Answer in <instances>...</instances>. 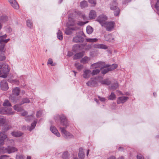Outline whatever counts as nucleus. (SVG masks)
Here are the masks:
<instances>
[{
	"label": "nucleus",
	"instance_id": "f257e3e1",
	"mask_svg": "<svg viewBox=\"0 0 159 159\" xmlns=\"http://www.w3.org/2000/svg\"><path fill=\"white\" fill-rule=\"evenodd\" d=\"M56 120H61L60 125H59V128L61 129V132L63 137L66 139H74V136L71 133L66 131V129L68 126L67 119L64 116H60L57 115L56 116Z\"/></svg>",
	"mask_w": 159,
	"mask_h": 159
},
{
	"label": "nucleus",
	"instance_id": "f03ea898",
	"mask_svg": "<svg viewBox=\"0 0 159 159\" xmlns=\"http://www.w3.org/2000/svg\"><path fill=\"white\" fill-rule=\"evenodd\" d=\"M0 68H2V70H0V77L6 78L10 71L8 66L7 64H3L2 66H0Z\"/></svg>",
	"mask_w": 159,
	"mask_h": 159
},
{
	"label": "nucleus",
	"instance_id": "7ed1b4c3",
	"mask_svg": "<svg viewBox=\"0 0 159 159\" xmlns=\"http://www.w3.org/2000/svg\"><path fill=\"white\" fill-rule=\"evenodd\" d=\"M117 4L116 0L113 1L110 4V9L112 10L115 11L114 12L115 16H117L119 14L120 10L117 7Z\"/></svg>",
	"mask_w": 159,
	"mask_h": 159
},
{
	"label": "nucleus",
	"instance_id": "20e7f679",
	"mask_svg": "<svg viewBox=\"0 0 159 159\" xmlns=\"http://www.w3.org/2000/svg\"><path fill=\"white\" fill-rule=\"evenodd\" d=\"M0 113L2 114L12 115L14 113L11 108L2 107L0 108Z\"/></svg>",
	"mask_w": 159,
	"mask_h": 159
},
{
	"label": "nucleus",
	"instance_id": "39448f33",
	"mask_svg": "<svg viewBox=\"0 0 159 159\" xmlns=\"http://www.w3.org/2000/svg\"><path fill=\"white\" fill-rule=\"evenodd\" d=\"M105 62L102 61H99L92 64L91 65V67L93 69H96L100 68V69H102L103 68L105 67Z\"/></svg>",
	"mask_w": 159,
	"mask_h": 159
},
{
	"label": "nucleus",
	"instance_id": "423d86ee",
	"mask_svg": "<svg viewBox=\"0 0 159 159\" xmlns=\"http://www.w3.org/2000/svg\"><path fill=\"white\" fill-rule=\"evenodd\" d=\"M107 20V17L106 16L102 14L100 15L98 17L97 20L101 25L102 26H103L107 22L106 21Z\"/></svg>",
	"mask_w": 159,
	"mask_h": 159
},
{
	"label": "nucleus",
	"instance_id": "0eeeda50",
	"mask_svg": "<svg viewBox=\"0 0 159 159\" xmlns=\"http://www.w3.org/2000/svg\"><path fill=\"white\" fill-rule=\"evenodd\" d=\"M106 27V30L109 31H111L114 27V23L112 22H107L103 26Z\"/></svg>",
	"mask_w": 159,
	"mask_h": 159
},
{
	"label": "nucleus",
	"instance_id": "6e6552de",
	"mask_svg": "<svg viewBox=\"0 0 159 159\" xmlns=\"http://www.w3.org/2000/svg\"><path fill=\"white\" fill-rule=\"evenodd\" d=\"M1 89L4 91L7 90L9 88L7 83L5 80L2 81L0 83Z\"/></svg>",
	"mask_w": 159,
	"mask_h": 159
},
{
	"label": "nucleus",
	"instance_id": "1a4fd4ad",
	"mask_svg": "<svg viewBox=\"0 0 159 159\" xmlns=\"http://www.w3.org/2000/svg\"><path fill=\"white\" fill-rule=\"evenodd\" d=\"M91 74V71L90 70L85 69L83 71V76L84 78L88 79L90 77Z\"/></svg>",
	"mask_w": 159,
	"mask_h": 159
},
{
	"label": "nucleus",
	"instance_id": "9d476101",
	"mask_svg": "<svg viewBox=\"0 0 159 159\" xmlns=\"http://www.w3.org/2000/svg\"><path fill=\"white\" fill-rule=\"evenodd\" d=\"M129 98L128 97L125 96L119 97L117 99V103L118 104L123 103L125 102Z\"/></svg>",
	"mask_w": 159,
	"mask_h": 159
},
{
	"label": "nucleus",
	"instance_id": "9b49d317",
	"mask_svg": "<svg viewBox=\"0 0 159 159\" xmlns=\"http://www.w3.org/2000/svg\"><path fill=\"white\" fill-rule=\"evenodd\" d=\"M104 37L105 40L106 41L111 42H113L114 41V37L111 34H105Z\"/></svg>",
	"mask_w": 159,
	"mask_h": 159
},
{
	"label": "nucleus",
	"instance_id": "f8f14e48",
	"mask_svg": "<svg viewBox=\"0 0 159 159\" xmlns=\"http://www.w3.org/2000/svg\"><path fill=\"white\" fill-rule=\"evenodd\" d=\"M93 47L95 48L102 49H107V46L103 44L96 43L93 45Z\"/></svg>",
	"mask_w": 159,
	"mask_h": 159
},
{
	"label": "nucleus",
	"instance_id": "ddd939ff",
	"mask_svg": "<svg viewBox=\"0 0 159 159\" xmlns=\"http://www.w3.org/2000/svg\"><path fill=\"white\" fill-rule=\"evenodd\" d=\"M97 84V82L95 79H91L90 81H88L87 83V85L89 86H94Z\"/></svg>",
	"mask_w": 159,
	"mask_h": 159
},
{
	"label": "nucleus",
	"instance_id": "4468645a",
	"mask_svg": "<svg viewBox=\"0 0 159 159\" xmlns=\"http://www.w3.org/2000/svg\"><path fill=\"white\" fill-rule=\"evenodd\" d=\"M50 130L52 132L58 137L60 136L61 135L58 132L56 128L53 126H51L50 127Z\"/></svg>",
	"mask_w": 159,
	"mask_h": 159
},
{
	"label": "nucleus",
	"instance_id": "2eb2a0df",
	"mask_svg": "<svg viewBox=\"0 0 159 159\" xmlns=\"http://www.w3.org/2000/svg\"><path fill=\"white\" fill-rule=\"evenodd\" d=\"M7 37V34L0 36V43L1 44L6 43L10 40V39H5Z\"/></svg>",
	"mask_w": 159,
	"mask_h": 159
},
{
	"label": "nucleus",
	"instance_id": "dca6fc26",
	"mask_svg": "<svg viewBox=\"0 0 159 159\" xmlns=\"http://www.w3.org/2000/svg\"><path fill=\"white\" fill-rule=\"evenodd\" d=\"M84 38L80 36H77L73 39V41L75 43L82 42L84 40Z\"/></svg>",
	"mask_w": 159,
	"mask_h": 159
},
{
	"label": "nucleus",
	"instance_id": "f3484780",
	"mask_svg": "<svg viewBox=\"0 0 159 159\" xmlns=\"http://www.w3.org/2000/svg\"><path fill=\"white\" fill-rule=\"evenodd\" d=\"M78 29L79 28L78 27L69 28L66 30L65 33L67 35H70L72 33V30H76Z\"/></svg>",
	"mask_w": 159,
	"mask_h": 159
},
{
	"label": "nucleus",
	"instance_id": "a211bd4d",
	"mask_svg": "<svg viewBox=\"0 0 159 159\" xmlns=\"http://www.w3.org/2000/svg\"><path fill=\"white\" fill-rule=\"evenodd\" d=\"M98 78L99 80V82L103 84L109 85L111 84V81L108 79L103 80L102 77H99Z\"/></svg>",
	"mask_w": 159,
	"mask_h": 159
},
{
	"label": "nucleus",
	"instance_id": "6ab92c4d",
	"mask_svg": "<svg viewBox=\"0 0 159 159\" xmlns=\"http://www.w3.org/2000/svg\"><path fill=\"white\" fill-rule=\"evenodd\" d=\"M84 55V51L75 54L73 57V59L76 60L82 58Z\"/></svg>",
	"mask_w": 159,
	"mask_h": 159
},
{
	"label": "nucleus",
	"instance_id": "aec40b11",
	"mask_svg": "<svg viewBox=\"0 0 159 159\" xmlns=\"http://www.w3.org/2000/svg\"><path fill=\"white\" fill-rule=\"evenodd\" d=\"M96 16V13L94 10H92L90 11L89 14V17L90 19L95 18Z\"/></svg>",
	"mask_w": 159,
	"mask_h": 159
},
{
	"label": "nucleus",
	"instance_id": "412c9836",
	"mask_svg": "<svg viewBox=\"0 0 159 159\" xmlns=\"http://www.w3.org/2000/svg\"><path fill=\"white\" fill-rule=\"evenodd\" d=\"M9 1L14 8L16 9L19 8V5L15 0H9Z\"/></svg>",
	"mask_w": 159,
	"mask_h": 159
},
{
	"label": "nucleus",
	"instance_id": "4be33fe9",
	"mask_svg": "<svg viewBox=\"0 0 159 159\" xmlns=\"http://www.w3.org/2000/svg\"><path fill=\"white\" fill-rule=\"evenodd\" d=\"M78 156L79 158L80 159H83L85 157L84 151L82 148H79Z\"/></svg>",
	"mask_w": 159,
	"mask_h": 159
},
{
	"label": "nucleus",
	"instance_id": "5701e85b",
	"mask_svg": "<svg viewBox=\"0 0 159 159\" xmlns=\"http://www.w3.org/2000/svg\"><path fill=\"white\" fill-rule=\"evenodd\" d=\"M108 66L109 65H108V64L106 65L105 64V67L103 68L102 69H101L102 70L101 72L102 74L104 75L105 74L109 71H110L108 67Z\"/></svg>",
	"mask_w": 159,
	"mask_h": 159
},
{
	"label": "nucleus",
	"instance_id": "b1692460",
	"mask_svg": "<svg viewBox=\"0 0 159 159\" xmlns=\"http://www.w3.org/2000/svg\"><path fill=\"white\" fill-rule=\"evenodd\" d=\"M8 153H11L17 151V149L15 147L9 146L7 147Z\"/></svg>",
	"mask_w": 159,
	"mask_h": 159
},
{
	"label": "nucleus",
	"instance_id": "393cba45",
	"mask_svg": "<svg viewBox=\"0 0 159 159\" xmlns=\"http://www.w3.org/2000/svg\"><path fill=\"white\" fill-rule=\"evenodd\" d=\"M68 22L67 23V25L70 26H73L75 25L76 22L74 19L72 18L71 17H69L68 18Z\"/></svg>",
	"mask_w": 159,
	"mask_h": 159
},
{
	"label": "nucleus",
	"instance_id": "a878e982",
	"mask_svg": "<svg viewBox=\"0 0 159 159\" xmlns=\"http://www.w3.org/2000/svg\"><path fill=\"white\" fill-rule=\"evenodd\" d=\"M20 92V89L18 87H16L12 91L13 94L16 96H18Z\"/></svg>",
	"mask_w": 159,
	"mask_h": 159
},
{
	"label": "nucleus",
	"instance_id": "bb28decb",
	"mask_svg": "<svg viewBox=\"0 0 159 159\" xmlns=\"http://www.w3.org/2000/svg\"><path fill=\"white\" fill-rule=\"evenodd\" d=\"M90 60V58L87 57H85L82 58L80 60V62L83 64H85L88 63Z\"/></svg>",
	"mask_w": 159,
	"mask_h": 159
},
{
	"label": "nucleus",
	"instance_id": "cd10ccee",
	"mask_svg": "<svg viewBox=\"0 0 159 159\" xmlns=\"http://www.w3.org/2000/svg\"><path fill=\"white\" fill-rule=\"evenodd\" d=\"M21 105L16 104L13 107L14 109L18 112H20L23 110L22 108L20 106Z\"/></svg>",
	"mask_w": 159,
	"mask_h": 159
},
{
	"label": "nucleus",
	"instance_id": "c85d7f7f",
	"mask_svg": "<svg viewBox=\"0 0 159 159\" xmlns=\"http://www.w3.org/2000/svg\"><path fill=\"white\" fill-rule=\"evenodd\" d=\"M36 124L37 121L35 120L31 124V126H28L27 128V129L30 131H31L32 129L34 128Z\"/></svg>",
	"mask_w": 159,
	"mask_h": 159
},
{
	"label": "nucleus",
	"instance_id": "c756f323",
	"mask_svg": "<svg viewBox=\"0 0 159 159\" xmlns=\"http://www.w3.org/2000/svg\"><path fill=\"white\" fill-rule=\"evenodd\" d=\"M5 132L3 130L0 133V139L4 141L7 138V136L5 134Z\"/></svg>",
	"mask_w": 159,
	"mask_h": 159
},
{
	"label": "nucleus",
	"instance_id": "7c9ffc66",
	"mask_svg": "<svg viewBox=\"0 0 159 159\" xmlns=\"http://www.w3.org/2000/svg\"><path fill=\"white\" fill-rule=\"evenodd\" d=\"M30 102V101L29 98H25L22 99L20 103V105H22L24 103H29Z\"/></svg>",
	"mask_w": 159,
	"mask_h": 159
},
{
	"label": "nucleus",
	"instance_id": "2f4dec72",
	"mask_svg": "<svg viewBox=\"0 0 159 159\" xmlns=\"http://www.w3.org/2000/svg\"><path fill=\"white\" fill-rule=\"evenodd\" d=\"M11 134L13 136L15 137H18L21 136L22 134L20 132L13 131L11 133Z\"/></svg>",
	"mask_w": 159,
	"mask_h": 159
},
{
	"label": "nucleus",
	"instance_id": "473e14b6",
	"mask_svg": "<svg viewBox=\"0 0 159 159\" xmlns=\"http://www.w3.org/2000/svg\"><path fill=\"white\" fill-rule=\"evenodd\" d=\"M80 6L82 8L86 7L88 6V2L87 1L84 0L80 2Z\"/></svg>",
	"mask_w": 159,
	"mask_h": 159
},
{
	"label": "nucleus",
	"instance_id": "72a5a7b5",
	"mask_svg": "<svg viewBox=\"0 0 159 159\" xmlns=\"http://www.w3.org/2000/svg\"><path fill=\"white\" fill-rule=\"evenodd\" d=\"M70 154L67 152H64L62 155V157L63 159H69Z\"/></svg>",
	"mask_w": 159,
	"mask_h": 159
},
{
	"label": "nucleus",
	"instance_id": "f704fd0d",
	"mask_svg": "<svg viewBox=\"0 0 159 159\" xmlns=\"http://www.w3.org/2000/svg\"><path fill=\"white\" fill-rule=\"evenodd\" d=\"M8 153L7 147L5 148L3 147H0V154Z\"/></svg>",
	"mask_w": 159,
	"mask_h": 159
},
{
	"label": "nucleus",
	"instance_id": "c9c22d12",
	"mask_svg": "<svg viewBox=\"0 0 159 159\" xmlns=\"http://www.w3.org/2000/svg\"><path fill=\"white\" fill-rule=\"evenodd\" d=\"M10 98L11 99V100L12 101V102L14 103H16L19 100V98L18 97L11 96Z\"/></svg>",
	"mask_w": 159,
	"mask_h": 159
},
{
	"label": "nucleus",
	"instance_id": "e433bc0d",
	"mask_svg": "<svg viewBox=\"0 0 159 159\" xmlns=\"http://www.w3.org/2000/svg\"><path fill=\"white\" fill-rule=\"evenodd\" d=\"M87 42L90 43L97 42L98 41V39L96 38H87L85 39Z\"/></svg>",
	"mask_w": 159,
	"mask_h": 159
},
{
	"label": "nucleus",
	"instance_id": "4c0bfd02",
	"mask_svg": "<svg viewBox=\"0 0 159 159\" xmlns=\"http://www.w3.org/2000/svg\"><path fill=\"white\" fill-rule=\"evenodd\" d=\"M86 31L88 34H91L93 31V29L90 26H88L86 28Z\"/></svg>",
	"mask_w": 159,
	"mask_h": 159
},
{
	"label": "nucleus",
	"instance_id": "58836bf2",
	"mask_svg": "<svg viewBox=\"0 0 159 159\" xmlns=\"http://www.w3.org/2000/svg\"><path fill=\"white\" fill-rule=\"evenodd\" d=\"M82 46H83V44H81L80 45H78L77 44L74 45L73 47V51L74 52H76L78 50L80 47Z\"/></svg>",
	"mask_w": 159,
	"mask_h": 159
},
{
	"label": "nucleus",
	"instance_id": "ea45409f",
	"mask_svg": "<svg viewBox=\"0 0 159 159\" xmlns=\"http://www.w3.org/2000/svg\"><path fill=\"white\" fill-rule=\"evenodd\" d=\"M108 67L110 70L111 71L116 68L117 67V65L116 64H114L111 65H109Z\"/></svg>",
	"mask_w": 159,
	"mask_h": 159
},
{
	"label": "nucleus",
	"instance_id": "a19ab883",
	"mask_svg": "<svg viewBox=\"0 0 159 159\" xmlns=\"http://www.w3.org/2000/svg\"><path fill=\"white\" fill-rule=\"evenodd\" d=\"M57 36L58 39L60 40H61L62 39L63 36L62 35V33L59 30H58L57 33Z\"/></svg>",
	"mask_w": 159,
	"mask_h": 159
},
{
	"label": "nucleus",
	"instance_id": "79ce46f5",
	"mask_svg": "<svg viewBox=\"0 0 159 159\" xmlns=\"http://www.w3.org/2000/svg\"><path fill=\"white\" fill-rule=\"evenodd\" d=\"M75 67L77 68L78 70H80L83 67V66L81 64H80L78 63H75Z\"/></svg>",
	"mask_w": 159,
	"mask_h": 159
},
{
	"label": "nucleus",
	"instance_id": "37998d69",
	"mask_svg": "<svg viewBox=\"0 0 159 159\" xmlns=\"http://www.w3.org/2000/svg\"><path fill=\"white\" fill-rule=\"evenodd\" d=\"M100 70L98 69H96L93 70L91 72V74L92 75H97L98 74L100 71Z\"/></svg>",
	"mask_w": 159,
	"mask_h": 159
},
{
	"label": "nucleus",
	"instance_id": "c03bdc74",
	"mask_svg": "<svg viewBox=\"0 0 159 159\" xmlns=\"http://www.w3.org/2000/svg\"><path fill=\"white\" fill-rule=\"evenodd\" d=\"M3 105L4 106H11V105L9 101L7 100H5L3 103Z\"/></svg>",
	"mask_w": 159,
	"mask_h": 159
},
{
	"label": "nucleus",
	"instance_id": "a18cd8bd",
	"mask_svg": "<svg viewBox=\"0 0 159 159\" xmlns=\"http://www.w3.org/2000/svg\"><path fill=\"white\" fill-rule=\"evenodd\" d=\"M116 98V95L113 92H112L111 95L108 97L109 100H113Z\"/></svg>",
	"mask_w": 159,
	"mask_h": 159
},
{
	"label": "nucleus",
	"instance_id": "49530a36",
	"mask_svg": "<svg viewBox=\"0 0 159 159\" xmlns=\"http://www.w3.org/2000/svg\"><path fill=\"white\" fill-rule=\"evenodd\" d=\"M118 86V83L117 82L111 85V89L113 90H115L117 88Z\"/></svg>",
	"mask_w": 159,
	"mask_h": 159
},
{
	"label": "nucleus",
	"instance_id": "de8ad7c7",
	"mask_svg": "<svg viewBox=\"0 0 159 159\" xmlns=\"http://www.w3.org/2000/svg\"><path fill=\"white\" fill-rule=\"evenodd\" d=\"M11 126L8 125H5L3 127L2 130L5 132H6L11 128Z\"/></svg>",
	"mask_w": 159,
	"mask_h": 159
},
{
	"label": "nucleus",
	"instance_id": "09e8293b",
	"mask_svg": "<svg viewBox=\"0 0 159 159\" xmlns=\"http://www.w3.org/2000/svg\"><path fill=\"white\" fill-rule=\"evenodd\" d=\"M5 119L2 116H0V124H4L5 122Z\"/></svg>",
	"mask_w": 159,
	"mask_h": 159
},
{
	"label": "nucleus",
	"instance_id": "8fccbe9b",
	"mask_svg": "<svg viewBox=\"0 0 159 159\" xmlns=\"http://www.w3.org/2000/svg\"><path fill=\"white\" fill-rule=\"evenodd\" d=\"M7 20V16H3L1 17V21L5 22Z\"/></svg>",
	"mask_w": 159,
	"mask_h": 159
},
{
	"label": "nucleus",
	"instance_id": "3c124183",
	"mask_svg": "<svg viewBox=\"0 0 159 159\" xmlns=\"http://www.w3.org/2000/svg\"><path fill=\"white\" fill-rule=\"evenodd\" d=\"M97 0H89V2L93 5V6H95L97 4Z\"/></svg>",
	"mask_w": 159,
	"mask_h": 159
},
{
	"label": "nucleus",
	"instance_id": "603ef678",
	"mask_svg": "<svg viewBox=\"0 0 159 159\" xmlns=\"http://www.w3.org/2000/svg\"><path fill=\"white\" fill-rule=\"evenodd\" d=\"M6 59L5 55L2 53H0V61L4 60Z\"/></svg>",
	"mask_w": 159,
	"mask_h": 159
},
{
	"label": "nucleus",
	"instance_id": "864d4df0",
	"mask_svg": "<svg viewBox=\"0 0 159 159\" xmlns=\"http://www.w3.org/2000/svg\"><path fill=\"white\" fill-rule=\"evenodd\" d=\"M27 25L28 27L30 28L32 26V23L30 20L27 21Z\"/></svg>",
	"mask_w": 159,
	"mask_h": 159
},
{
	"label": "nucleus",
	"instance_id": "5fc2aeb1",
	"mask_svg": "<svg viewBox=\"0 0 159 159\" xmlns=\"http://www.w3.org/2000/svg\"><path fill=\"white\" fill-rule=\"evenodd\" d=\"M48 63L50 64L52 66H54L56 64L55 63H53L52 60L50 58L48 60Z\"/></svg>",
	"mask_w": 159,
	"mask_h": 159
},
{
	"label": "nucleus",
	"instance_id": "6e6d98bb",
	"mask_svg": "<svg viewBox=\"0 0 159 159\" xmlns=\"http://www.w3.org/2000/svg\"><path fill=\"white\" fill-rule=\"evenodd\" d=\"M5 44H2L0 45V52H4Z\"/></svg>",
	"mask_w": 159,
	"mask_h": 159
},
{
	"label": "nucleus",
	"instance_id": "4d7b16f0",
	"mask_svg": "<svg viewBox=\"0 0 159 159\" xmlns=\"http://www.w3.org/2000/svg\"><path fill=\"white\" fill-rule=\"evenodd\" d=\"M16 159H25L23 156L22 155H17L16 157Z\"/></svg>",
	"mask_w": 159,
	"mask_h": 159
},
{
	"label": "nucleus",
	"instance_id": "13d9d810",
	"mask_svg": "<svg viewBox=\"0 0 159 159\" xmlns=\"http://www.w3.org/2000/svg\"><path fill=\"white\" fill-rule=\"evenodd\" d=\"M88 22V21H86V22H82V21H80L79 22L77 23V24L81 26L84 25H85V24H86Z\"/></svg>",
	"mask_w": 159,
	"mask_h": 159
},
{
	"label": "nucleus",
	"instance_id": "bf43d9fd",
	"mask_svg": "<svg viewBox=\"0 0 159 159\" xmlns=\"http://www.w3.org/2000/svg\"><path fill=\"white\" fill-rule=\"evenodd\" d=\"M42 114V111H39L37 112V117H40Z\"/></svg>",
	"mask_w": 159,
	"mask_h": 159
},
{
	"label": "nucleus",
	"instance_id": "052dcab7",
	"mask_svg": "<svg viewBox=\"0 0 159 159\" xmlns=\"http://www.w3.org/2000/svg\"><path fill=\"white\" fill-rule=\"evenodd\" d=\"M137 159H144V157L140 154L137 155Z\"/></svg>",
	"mask_w": 159,
	"mask_h": 159
},
{
	"label": "nucleus",
	"instance_id": "680f3d73",
	"mask_svg": "<svg viewBox=\"0 0 159 159\" xmlns=\"http://www.w3.org/2000/svg\"><path fill=\"white\" fill-rule=\"evenodd\" d=\"M8 156L6 155H3L0 157V159H5Z\"/></svg>",
	"mask_w": 159,
	"mask_h": 159
},
{
	"label": "nucleus",
	"instance_id": "e2e57ef3",
	"mask_svg": "<svg viewBox=\"0 0 159 159\" xmlns=\"http://www.w3.org/2000/svg\"><path fill=\"white\" fill-rule=\"evenodd\" d=\"M73 55V53L71 52H68L67 53V56L70 57L72 56Z\"/></svg>",
	"mask_w": 159,
	"mask_h": 159
},
{
	"label": "nucleus",
	"instance_id": "0e129e2a",
	"mask_svg": "<svg viewBox=\"0 0 159 159\" xmlns=\"http://www.w3.org/2000/svg\"><path fill=\"white\" fill-rule=\"evenodd\" d=\"M27 114V112L26 111H24L22 113H21V115L22 116H25Z\"/></svg>",
	"mask_w": 159,
	"mask_h": 159
},
{
	"label": "nucleus",
	"instance_id": "69168bd1",
	"mask_svg": "<svg viewBox=\"0 0 159 159\" xmlns=\"http://www.w3.org/2000/svg\"><path fill=\"white\" fill-rule=\"evenodd\" d=\"M98 98H99V100L102 102H104L105 100V99L104 98H101L99 96Z\"/></svg>",
	"mask_w": 159,
	"mask_h": 159
},
{
	"label": "nucleus",
	"instance_id": "338daca9",
	"mask_svg": "<svg viewBox=\"0 0 159 159\" xmlns=\"http://www.w3.org/2000/svg\"><path fill=\"white\" fill-rule=\"evenodd\" d=\"M4 141L3 140L0 139V146L4 145Z\"/></svg>",
	"mask_w": 159,
	"mask_h": 159
},
{
	"label": "nucleus",
	"instance_id": "774afa93",
	"mask_svg": "<svg viewBox=\"0 0 159 159\" xmlns=\"http://www.w3.org/2000/svg\"><path fill=\"white\" fill-rule=\"evenodd\" d=\"M33 116L32 115H30V116H28L26 118V120H27L29 121L30 120V118L32 117Z\"/></svg>",
	"mask_w": 159,
	"mask_h": 159
}]
</instances>
